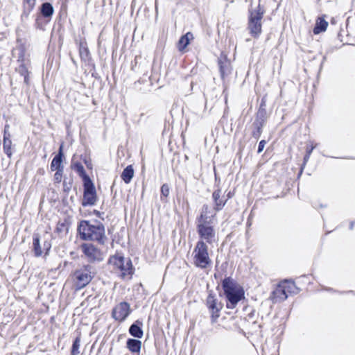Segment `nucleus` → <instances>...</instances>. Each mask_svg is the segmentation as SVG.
Masks as SVG:
<instances>
[{
  "label": "nucleus",
  "instance_id": "nucleus-1",
  "mask_svg": "<svg viewBox=\"0 0 355 355\" xmlns=\"http://www.w3.org/2000/svg\"><path fill=\"white\" fill-rule=\"evenodd\" d=\"M78 230L83 240L94 241L100 244H104L107 240L105 227L99 222L91 223L87 220H83L80 223Z\"/></svg>",
  "mask_w": 355,
  "mask_h": 355
},
{
  "label": "nucleus",
  "instance_id": "nucleus-2",
  "mask_svg": "<svg viewBox=\"0 0 355 355\" xmlns=\"http://www.w3.org/2000/svg\"><path fill=\"white\" fill-rule=\"evenodd\" d=\"M222 287L227 298V308L230 309H234L238 302L244 298L243 288L231 277L224 279L222 282Z\"/></svg>",
  "mask_w": 355,
  "mask_h": 355
},
{
  "label": "nucleus",
  "instance_id": "nucleus-3",
  "mask_svg": "<svg viewBox=\"0 0 355 355\" xmlns=\"http://www.w3.org/2000/svg\"><path fill=\"white\" fill-rule=\"evenodd\" d=\"M209 207L207 205L202 207L201 214L197 218V231L200 236L199 241H205L211 244L215 240L216 232L214 227L211 225L210 220H208Z\"/></svg>",
  "mask_w": 355,
  "mask_h": 355
},
{
  "label": "nucleus",
  "instance_id": "nucleus-4",
  "mask_svg": "<svg viewBox=\"0 0 355 355\" xmlns=\"http://www.w3.org/2000/svg\"><path fill=\"white\" fill-rule=\"evenodd\" d=\"M193 263L195 266L206 269L211 265V259L208 252V246L203 241H198L193 249Z\"/></svg>",
  "mask_w": 355,
  "mask_h": 355
},
{
  "label": "nucleus",
  "instance_id": "nucleus-5",
  "mask_svg": "<svg viewBox=\"0 0 355 355\" xmlns=\"http://www.w3.org/2000/svg\"><path fill=\"white\" fill-rule=\"evenodd\" d=\"M263 14L264 10L261 8L260 5H258L254 9L249 10L248 28L250 35L254 38L259 37L261 33V20Z\"/></svg>",
  "mask_w": 355,
  "mask_h": 355
},
{
  "label": "nucleus",
  "instance_id": "nucleus-6",
  "mask_svg": "<svg viewBox=\"0 0 355 355\" xmlns=\"http://www.w3.org/2000/svg\"><path fill=\"white\" fill-rule=\"evenodd\" d=\"M295 285L293 282L284 281L281 282L272 293L271 298L274 303L285 300L289 293H293Z\"/></svg>",
  "mask_w": 355,
  "mask_h": 355
},
{
  "label": "nucleus",
  "instance_id": "nucleus-7",
  "mask_svg": "<svg viewBox=\"0 0 355 355\" xmlns=\"http://www.w3.org/2000/svg\"><path fill=\"white\" fill-rule=\"evenodd\" d=\"M92 279L91 267L89 266L76 270L73 273L74 284L77 289H81L86 286Z\"/></svg>",
  "mask_w": 355,
  "mask_h": 355
},
{
  "label": "nucleus",
  "instance_id": "nucleus-8",
  "mask_svg": "<svg viewBox=\"0 0 355 355\" xmlns=\"http://www.w3.org/2000/svg\"><path fill=\"white\" fill-rule=\"evenodd\" d=\"M206 304L211 313V322L214 323L220 316L223 304L212 293H209L207 296Z\"/></svg>",
  "mask_w": 355,
  "mask_h": 355
},
{
  "label": "nucleus",
  "instance_id": "nucleus-9",
  "mask_svg": "<svg viewBox=\"0 0 355 355\" xmlns=\"http://www.w3.org/2000/svg\"><path fill=\"white\" fill-rule=\"evenodd\" d=\"M96 199L97 197L94 184L90 179H88L84 182V195L82 205H94L96 202Z\"/></svg>",
  "mask_w": 355,
  "mask_h": 355
},
{
  "label": "nucleus",
  "instance_id": "nucleus-10",
  "mask_svg": "<svg viewBox=\"0 0 355 355\" xmlns=\"http://www.w3.org/2000/svg\"><path fill=\"white\" fill-rule=\"evenodd\" d=\"M130 306L128 302H122L112 310V317L118 321H123L130 313Z\"/></svg>",
  "mask_w": 355,
  "mask_h": 355
},
{
  "label": "nucleus",
  "instance_id": "nucleus-11",
  "mask_svg": "<svg viewBox=\"0 0 355 355\" xmlns=\"http://www.w3.org/2000/svg\"><path fill=\"white\" fill-rule=\"evenodd\" d=\"M267 118L266 110L264 108L260 107L257 112L256 119L253 123V125L256 129L253 131L252 135L255 138H259L261 134V128L264 125Z\"/></svg>",
  "mask_w": 355,
  "mask_h": 355
},
{
  "label": "nucleus",
  "instance_id": "nucleus-12",
  "mask_svg": "<svg viewBox=\"0 0 355 355\" xmlns=\"http://www.w3.org/2000/svg\"><path fill=\"white\" fill-rule=\"evenodd\" d=\"M81 250L90 261H101L103 259L101 252L93 244L84 243L81 245Z\"/></svg>",
  "mask_w": 355,
  "mask_h": 355
},
{
  "label": "nucleus",
  "instance_id": "nucleus-13",
  "mask_svg": "<svg viewBox=\"0 0 355 355\" xmlns=\"http://www.w3.org/2000/svg\"><path fill=\"white\" fill-rule=\"evenodd\" d=\"M121 271V277L123 279H130L133 274L132 262L129 259H124L122 266L118 268Z\"/></svg>",
  "mask_w": 355,
  "mask_h": 355
},
{
  "label": "nucleus",
  "instance_id": "nucleus-14",
  "mask_svg": "<svg viewBox=\"0 0 355 355\" xmlns=\"http://www.w3.org/2000/svg\"><path fill=\"white\" fill-rule=\"evenodd\" d=\"M221 190L220 189L214 191L212 193V198L214 200V209L216 212L221 210L225 205L227 199L223 200L220 198Z\"/></svg>",
  "mask_w": 355,
  "mask_h": 355
},
{
  "label": "nucleus",
  "instance_id": "nucleus-15",
  "mask_svg": "<svg viewBox=\"0 0 355 355\" xmlns=\"http://www.w3.org/2000/svg\"><path fill=\"white\" fill-rule=\"evenodd\" d=\"M193 39V35L191 32L187 33L182 35L178 41V49L180 51H182L189 45L191 40Z\"/></svg>",
  "mask_w": 355,
  "mask_h": 355
},
{
  "label": "nucleus",
  "instance_id": "nucleus-16",
  "mask_svg": "<svg viewBox=\"0 0 355 355\" xmlns=\"http://www.w3.org/2000/svg\"><path fill=\"white\" fill-rule=\"evenodd\" d=\"M142 322L137 320L135 323L132 324L130 329L129 333L134 337L141 338L143 335V330L141 329Z\"/></svg>",
  "mask_w": 355,
  "mask_h": 355
},
{
  "label": "nucleus",
  "instance_id": "nucleus-17",
  "mask_svg": "<svg viewBox=\"0 0 355 355\" xmlns=\"http://www.w3.org/2000/svg\"><path fill=\"white\" fill-rule=\"evenodd\" d=\"M62 146H60L59 150V153L56 155L53 159L51 164V171H55L58 169H63V166H62Z\"/></svg>",
  "mask_w": 355,
  "mask_h": 355
},
{
  "label": "nucleus",
  "instance_id": "nucleus-18",
  "mask_svg": "<svg viewBox=\"0 0 355 355\" xmlns=\"http://www.w3.org/2000/svg\"><path fill=\"white\" fill-rule=\"evenodd\" d=\"M127 347L132 353H139L141 347V342L139 340L130 338L127 340Z\"/></svg>",
  "mask_w": 355,
  "mask_h": 355
},
{
  "label": "nucleus",
  "instance_id": "nucleus-19",
  "mask_svg": "<svg viewBox=\"0 0 355 355\" xmlns=\"http://www.w3.org/2000/svg\"><path fill=\"white\" fill-rule=\"evenodd\" d=\"M79 54L81 60L84 61H87L89 58V51L85 40H81L79 42Z\"/></svg>",
  "mask_w": 355,
  "mask_h": 355
},
{
  "label": "nucleus",
  "instance_id": "nucleus-20",
  "mask_svg": "<svg viewBox=\"0 0 355 355\" xmlns=\"http://www.w3.org/2000/svg\"><path fill=\"white\" fill-rule=\"evenodd\" d=\"M134 176V169L132 165L128 166L124 168L121 173V179L124 181L125 183L129 184L131 182Z\"/></svg>",
  "mask_w": 355,
  "mask_h": 355
},
{
  "label": "nucleus",
  "instance_id": "nucleus-21",
  "mask_svg": "<svg viewBox=\"0 0 355 355\" xmlns=\"http://www.w3.org/2000/svg\"><path fill=\"white\" fill-rule=\"evenodd\" d=\"M328 26V22L322 17H319L316 21L315 26L313 29L315 34H319L325 31Z\"/></svg>",
  "mask_w": 355,
  "mask_h": 355
},
{
  "label": "nucleus",
  "instance_id": "nucleus-22",
  "mask_svg": "<svg viewBox=\"0 0 355 355\" xmlns=\"http://www.w3.org/2000/svg\"><path fill=\"white\" fill-rule=\"evenodd\" d=\"M124 259L123 256L116 254L109 259V263L113 266L115 269H118L120 266H122Z\"/></svg>",
  "mask_w": 355,
  "mask_h": 355
},
{
  "label": "nucleus",
  "instance_id": "nucleus-23",
  "mask_svg": "<svg viewBox=\"0 0 355 355\" xmlns=\"http://www.w3.org/2000/svg\"><path fill=\"white\" fill-rule=\"evenodd\" d=\"M41 12L44 17H51L53 13V8L49 3H44L42 5Z\"/></svg>",
  "mask_w": 355,
  "mask_h": 355
},
{
  "label": "nucleus",
  "instance_id": "nucleus-24",
  "mask_svg": "<svg viewBox=\"0 0 355 355\" xmlns=\"http://www.w3.org/2000/svg\"><path fill=\"white\" fill-rule=\"evenodd\" d=\"M73 169L79 174L80 177L84 179L85 182L87 180L89 179L87 175L85 173V168L82 164L77 162L73 164Z\"/></svg>",
  "mask_w": 355,
  "mask_h": 355
},
{
  "label": "nucleus",
  "instance_id": "nucleus-25",
  "mask_svg": "<svg viewBox=\"0 0 355 355\" xmlns=\"http://www.w3.org/2000/svg\"><path fill=\"white\" fill-rule=\"evenodd\" d=\"M3 151L8 157H11L12 154V141L10 138L6 137L3 139Z\"/></svg>",
  "mask_w": 355,
  "mask_h": 355
},
{
  "label": "nucleus",
  "instance_id": "nucleus-26",
  "mask_svg": "<svg viewBox=\"0 0 355 355\" xmlns=\"http://www.w3.org/2000/svg\"><path fill=\"white\" fill-rule=\"evenodd\" d=\"M219 67L220 71L222 78H224L225 76L227 75L230 72V63L227 61L223 62L221 60L219 61Z\"/></svg>",
  "mask_w": 355,
  "mask_h": 355
},
{
  "label": "nucleus",
  "instance_id": "nucleus-27",
  "mask_svg": "<svg viewBox=\"0 0 355 355\" xmlns=\"http://www.w3.org/2000/svg\"><path fill=\"white\" fill-rule=\"evenodd\" d=\"M33 250H34L35 255L36 257H40L42 254V251L40 244V239L37 236H34V238H33Z\"/></svg>",
  "mask_w": 355,
  "mask_h": 355
},
{
  "label": "nucleus",
  "instance_id": "nucleus-28",
  "mask_svg": "<svg viewBox=\"0 0 355 355\" xmlns=\"http://www.w3.org/2000/svg\"><path fill=\"white\" fill-rule=\"evenodd\" d=\"M17 71L24 76V81L26 84L28 83V71L27 67L24 64H21L17 69Z\"/></svg>",
  "mask_w": 355,
  "mask_h": 355
},
{
  "label": "nucleus",
  "instance_id": "nucleus-29",
  "mask_svg": "<svg viewBox=\"0 0 355 355\" xmlns=\"http://www.w3.org/2000/svg\"><path fill=\"white\" fill-rule=\"evenodd\" d=\"M80 346V338H76L73 341L71 348V355H78L80 353L79 348Z\"/></svg>",
  "mask_w": 355,
  "mask_h": 355
},
{
  "label": "nucleus",
  "instance_id": "nucleus-30",
  "mask_svg": "<svg viewBox=\"0 0 355 355\" xmlns=\"http://www.w3.org/2000/svg\"><path fill=\"white\" fill-rule=\"evenodd\" d=\"M56 172L54 175V180L57 183H60L62 181L63 169L55 170Z\"/></svg>",
  "mask_w": 355,
  "mask_h": 355
},
{
  "label": "nucleus",
  "instance_id": "nucleus-31",
  "mask_svg": "<svg viewBox=\"0 0 355 355\" xmlns=\"http://www.w3.org/2000/svg\"><path fill=\"white\" fill-rule=\"evenodd\" d=\"M35 5V0H24L25 8L29 10H32Z\"/></svg>",
  "mask_w": 355,
  "mask_h": 355
},
{
  "label": "nucleus",
  "instance_id": "nucleus-32",
  "mask_svg": "<svg viewBox=\"0 0 355 355\" xmlns=\"http://www.w3.org/2000/svg\"><path fill=\"white\" fill-rule=\"evenodd\" d=\"M161 193L162 196L167 197L169 195V187L167 184H164L161 187Z\"/></svg>",
  "mask_w": 355,
  "mask_h": 355
},
{
  "label": "nucleus",
  "instance_id": "nucleus-33",
  "mask_svg": "<svg viewBox=\"0 0 355 355\" xmlns=\"http://www.w3.org/2000/svg\"><path fill=\"white\" fill-rule=\"evenodd\" d=\"M9 128H10L9 125L7 124V125H5L4 130H3V139H5L6 137L10 138V134L9 132Z\"/></svg>",
  "mask_w": 355,
  "mask_h": 355
},
{
  "label": "nucleus",
  "instance_id": "nucleus-34",
  "mask_svg": "<svg viewBox=\"0 0 355 355\" xmlns=\"http://www.w3.org/2000/svg\"><path fill=\"white\" fill-rule=\"evenodd\" d=\"M266 142L265 140H261L259 142V147H258V150H257L258 153H261L263 151V148H264V147L266 146Z\"/></svg>",
  "mask_w": 355,
  "mask_h": 355
},
{
  "label": "nucleus",
  "instance_id": "nucleus-35",
  "mask_svg": "<svg viewBox=\"0 0 355 355\" xmlns=\"http://www.w3.org/2000/svg\"><path fill=\"white\" fill-rule=\"evenodd\" d=\"M44 247L47 251H49V249L51 248V244L49 243L45 242L44 244Z\"/></svg>",
  "mask_w": 355,
  "mask_h": 355
},
{
  "label": "nucleus",
  "instance_id": "nucleus-36",
  "mask_svg": "<svg viewBox=\"0 0 355 355\" xmlns=\"http://www.w3.org/2000/svg\"><path fill=\"white\" fill-rule=\"evenodd\" d=\"M315 146H312L310 148L307 149L306 153L309 155H311L312 153V150L315 148Z\"/></svg>",
  "mask_w": 355,
  "mask_h": 355
},
{
  "label": "nucleus",
  "instance_id": "nucleus-37",
  "mask_svg": "<svg viewBox=\"0 0 355 355\" xmlns=\"http://www.w3.org/2000/svg\"><path fill=\"white\" fill-rule=\"evenodd\" d=\"M311 155H309L308 153L306 154V155L304 156V162H307V160L309 159V157H310Z\"/></svg>",
  "mask_w": 355,
  "mask_h": 355
},
{
  "label": "nucleus",
  "instance_id": "nucleus-38",
  "mask_svg": "<svg viewBox=\"0 0 355 355\" xmlns=\"http://www.w3.org/2000/svg\"><path fill=\"white\" fill-rule=\"evenodd\" d=\"M232 195L231 192H229V193H227V199H229V198H232Z\"/></svg>",
  "mask_w": 355,
  "mask_h": 355
},
{
  "label": "nucleus",
  "instance_id": "nucleus-39",
  "mask_svg": "<svg viewBox=\"0 0 355 355\" xmlns=\"http://www.w3.org/2000/svg\"><path fill=\"white\" fill-rule=\"evenodd\" d=\"M353 225H354V223H352L350 224V229H351V230H352V229H353Z\"/></svg>",
  "mask_w": 355,
  "mask_h": 355
},
{
  "label": "nucleus",
  "instance_id": "nucleus-40",
  "mask_svg": "<svg viewBox=\"0 0 355 355\" xmlns=\"http://www.w3.org/2000/svg\"><path fill=\"white\" fill-rule=\"evenodd\" d=\"M215 215H216V213L214 214L211 215V217H214Z\"/></svg>",
  "mask_w": 355,
  "mask_h": 355
}]
</instances>
